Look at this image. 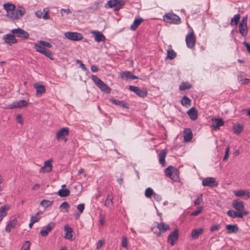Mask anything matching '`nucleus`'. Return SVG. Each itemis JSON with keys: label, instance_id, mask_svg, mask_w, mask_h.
<instances>
[{"label": "nucleus", "instance_id": "412c9836", "mask_svg": "<svg viewBox=\"0 0 250 250\" xmlns=\"http://www.w3.org/2000/svg\"><path fill=\"white\" fill-rule=\"evenodd\" d=\"M64 230L65 231L64 237L65 239L72 240H73V230L71 227L68 225H65L64 227Z\"/></svg>", "mask_w": 250, "mask_h": 250}, {"label": "nucleus", "instance_id": "39448f33", "mask_svg": "<svg viewBox=\"0 0 250 250\" xmlns=\"http://www.w3.org/2000/svg\"><path fill=\"white\" fill-rule=\"evenodd\" d=\"M25 13V9L22 7H18L17 9L13 10V11L8 12L7 16L13 20H18L21 19Z\"/></svg>", "mask_w": 250, "mask_h": 250}, {"label": "nucleus", "instance_id": "7ed1b4c3", "mask_svg": "<svg viewBox=\"0 0 250 250\" xmlns=\"http://www.w3.org/2000/svg\"><path fill=\"white\" fill-rule=\"evenodd\" d=\"M125 4V1L122 0H110L104 5L106 9L114 8L115 11L122 9Z\"/></svg>", "mask_w": 250, "mask_h": 250}, {"label": "nucleus", "instance_id": "393cba45", "mask_svg": "<svg viewBox=\"0 0 250 250\" xmlns=\"http://www.w3.org/2000/svg\"><path fill=\"white\" fill-rule=\"evenodd\" d=\"M187 113L192 120H195L198 117V111L194 107L190 108L187 112Z\"/></svg>", "mask_w": 250, "mask_h": 250}, {"label": "nucleus", "instance_id": "a19ab883", "mask_svg": "<svg viewBox=\"0 0 250 250\" xmlns=\"http://www.w3.org/2000/svg\"><path fill=\"white\" fill-rule=\"evenodd\" d=\"M69 204L66 202H63L60 206L61 211L62 212H68Z\"/></svg>", "mask_w": 250, "mask_h": 250}, {"label": "nucleus", "instance_id": "cd10ccee", "mask_svg": "<svg viewBox=\"0 0 250 250\" xmlns=\"http://www.w3.org/2000/svg\"><path fill=\"white\" fill-rule=\"evenodd\" d=\"M10 207L7 205H4L0 208V223L3 217L7 215V211L9 210Z\"/></svg>", "mask_w": 250, "mask_h": 250}, {"label": "nucleus", "instance_id": "c03bdc74", "mask_svg": "<svg viewBox=\"0 0 250 250\" xmlns=\"http://www.w3.org/2000/svg\"><path fill=\"white\" fill-rule=\"evenodd\" d=\"M181 104L184 106L190 105L191 104V100L188 97L185 96L181 100Z\"/></svg>", "mask_w": 250, "mask_h": 250}, {"label": "nucleus", "instance_id": "0e129e2a", "mask_svg": "<svg viewBox=\"0 0 250 250\" xmlns=\"http://www.w3.org/2000/svg\"><path fill=\"white\" fill-rule=\"evenodd\" d=\"M122 246L124 248H126L127 246V240L126 237H124L122 240Z\"/></svg>", "mask_w": 250, "mask_h": 250}, {"label": "nucleus", "instance_id": "423d86ee", "mask_svg": "<svg viewBox=\"0 0 250 250\" xmlns=\"http://www.w3.org/2000/svg\"><path fill=\"white\" fill-rule=\"evenodd\" d=\"M186 42L188 48L192 49L194 48L196 43V36L191 28L186 37Z\"/></svg>", "mask_w": 250, "mask_h": 250}, {"label": "nucleus", "instance_id": "6e6d98bb", "mask_svg": "<svg viewBox=\"0 0 250 250\" xmlns=\"http://www.w3.org/2000/svg\"><path fill=\"white\" fill-rule=\"evenodd\" d=\"M39 43L43 45L44 47H47L48 48H51L52 46L51 43L43 41H39Z\"/></svg>", "mask_w": 250, "mask_h": 250}, {"label": "nucleus", "instance_id": "69168bd1", "mask_svg": "<svg viewBox=\"0 0 250 250\" xmlns=\"http://www.w3.org/2000/svg\"><path fill=\"white\" fill-rule=\"evenodd\" d=\"M153 196V198L155 199V200L158 202L160 201L162 199L161 196L160 195H159V194H157V193H155Z\"/></svg>", "mask_w": 250, "mask_h": 250}, {"label": "nucleus", "instance_id": "473e14b6", "mask_svg": "<svg viewBox=\"0 0 250 250\" xmlns=\"http://www.w3.org/2000/svg\"><path fill=\"white\" fill-rule=\"evenodd\" d=\"M226 229L228 233H236L238 231L239 228L236 225H228Z\"/></svg>", "mask_w": 250, "mask_h": 250}, {"label": "nucleus", "instance_id": "dca6fc26", "mask_svg": "<svg viewBox=\"0 0 250 250\" xmlns=\"http://www.w3.org/2000/svg\"><path fill=\"white\" fill-rule=\"evenodd\" d=\"M52 159L48 160L44 163L43 166L41 168L40 170V172H50L52 170L53 166Z\"/></svg>", "mask_w": 250, "mask_h": 250}, {"label": "nucleus", "instance_id": "bb28decb", "mask_svg": "<svg viewBox=\"0 0 250 250\" xmlns=\"http://www.w3.org/2000/svg\"><path fill=\"white\" fill-rule=\"evenodd\" d=\"M143 21V19L142 18H135L133 23L130 26V29L132 31L136 30Z\"/></svg>", "mask_w": 250, "mask_h": 250}, {"label": "nucleus", "instance_id": "7c9ffc66", "mask_svg": "<svg viewBox=\"0 0 250 250\" xmlns=\"http://www.w3.org/2000/svg\"><path fill=\"white\" fill-rule=\"evenodd\" d=\"M35 14L37 17L39 18H42L44 20H47L49 19L50 16H48V13L45 11V9H43V11H38L35 12Z\"/></svg>", "mask_w": 250, "mask_h": 250}, {"label": "nucleus", "instance_id": "a211bd4d", "mask_svg": "<svg viewBox=\"0 0 250 250\" xmlns=\"http://www.w3.org/2000/svg\"><path fill=\"white\" fill-rule=\"evenodd\" d=\"M55 227L54 223H50L47 224L45 227H43L42 230L40 231V234L42 236H46L48 233L52 230L53 228Z\"/></svg>", "mask_w": 250, "mask_h": 250}, {"label": "nucleus", "instance_id": "e433bc0d", "mask_svg": "<svg viewBox=\"0 0 250 250\" xmlns=\"http://www.w3.org/2000/svg\"><path fill=\"white\" fill-rule=\"evenodd\" d=\"M227 215L232 218H236V217H239V218H242L243 217V214L242 213L240 212H236L233 210H229L227 211Z\"/></svg>", "mask_w": 250, "mask_h": 250}, {"label": "nucleus", "instance_id": "6ab92c4d", "mask_svg": "<svg viewBox=\"0 0 250 250\" xmlns=\"http://www.w3.org/2000/svg\"><path fill=\"white\" fill-rule=\"evenodd\" d=\"M3 39L5 42L11 45L17 42V40L16 39L14 34H7L4 36Z\"/></svg>", "mask_w": 250, "mask_h": 250}, {"label": "nucleus", "instance_id": "37998d69", "mask_svg": "<svg viewBox=\"0 0 250 250\" xmlns=\"http://www.w3.org/2000/svg\"><path fill=\"white\" fill-rule=\"evenodd\" d=\"M169 178H171V180L176 181L179 179V171L175 168L173 169L171 176Z\"/></svg>", "mask_w": 250, "mask_h": 250}, {"label": "nucleus", "instance_id": "5701e85b", "mask_svg": "<svg viewBox=\"0 0 250 250\" xmlns=\"http://www.w3.org/2000/svg\"><path fill=\"white\" fill-rule=\"evenodd\" d=\"M212 121L213 122L212 127L215 130L218 129L220 126H223L224 125V122L220 118L213 119Z\"/></svg>", "mask_w": 250, "mask_h": 250}, {"label": "nucleus", "instance_id": "1a4fd4ad", "mask_svg": "<svg viewBox=\"0 0 250 250\" xmlns=\"http://www.w3.org/2000/svg\"><path fill=\"white\" fill-rule=\"evenodd\" d=\"M202 184L204 187H208L209 188L216 187L218 183L213 177H206L203 179Z\"/></svg>", "mask_w": 250, "mask_h": 250}, {"label": "nucleus", "instance_id": "f257e3e1", "mask_svg": "<svg viewBox=\"0 0 250 250\" xmlns=\"http://www.w3.org/2000/svg\"><path fill=\"white\" fill-rule=\"evenodd\" d=\"M91 79L95 85L100 89L101 90L106 93H109L110 92V88L101 80L97 76L92 75Z\"/></svg>", "mask_w": 250, "mask_h": 250}, {"label": "nucleus", "instance_id": "4d7b16f0", "mask_svg": "<svg viewBox=\"0 0 250 250\" xmlns=\"http://www.w3.org/2000/svg\"><path fill=\"white\" fill-rule=\"evenodd\" d=\"M131 72L129 71H125L121 73V77L122 78L125 77L126 79L130 78Z\"/></svg>", "mask_w": 250, "mask_h": 250}, {"label": "nucleus", "instance_id": "f3484780", "mask_svg": "<svg viewBox=\"0 0 250 250\" xmlns=\"http://www.w3.org/2000/svg\"><path fill=\"white\" fill-rule=\"evenodd\" d=\"M178 239V230L177 229H175L173 232L170 233L168 237L167 241L172 246H173L175 242Z\"/></svg>", "mask_w": 250, "mask_h": 250}, {"label": "nucleus", "instance_id": "4c0bfd02", "mask_svg": "<svg viewBox=\"0 0 250 250\" xmlns=\"http://www.w3.org/2000/svg\"><path fill=\"white\" fill-rule=\"evenodd\" d=\"M4 8L7 12V14H8V12H10L11 11H13V10L16 9L15 6L10 3H6L3 5Z\"/></svg>", "mask_w": 250, "mask_h": 250}, {"label": "nucleus", "instance_id": "de8ad7c7", "mask_svg": "<svg viewBox=\"0 0 250 250\" xmlns=\"http://www.w3.org/2000/svg\"><path fill=\"white\" fill-rule=\"evenodd\" d=\"M34 48L37 52H40L41 53H42L43 50L45 49L43 45L39 43V42L34 44Z\"/></svg>", "mask_w": 250, "mask_h": 250}, {"label": "nucleus", "instance_id": "20e7f679", "mask_svg": "<svg viewBox=\"0 0 250 250\" xmlns=\"http://www.w3.org/2000/svg\"><path fill=\"white\" fill-rule=\"evenodd\" d=\"M164 21L170 24H179L181 23V20L180 17L173 13H167L163 16Z\"/></svg>", "mask_w": 250, "mask_h": 250}, {"label": "nucleus", "instance_id": "338daca9", "mask_svg": "<svg viewBox=\"0 0 250 250\" xmlns=\"http://www.w3.org/2000/svg\"><path fill=\"white\" fill-rule=\"evenodd\" d=\"M247 19H248L247 16H244L242 18L239 24H247Z\"/></svg>", "mask_w": 250, "mask_h": 250}, {"label": "nucleus", "instance_id": "bf43d9fd", "mask_svg": "<svg viewBox=\"0 0 250 250\" xmlns=\"http://www.w3.org/2000/svg\"><path fill=\"white\" fill-rule=\"evenodd\" d=\"M221 227L220 225L219 224H216L215 225H213L211 226L210 228V231L211 232H213L215 230H218Z\"/></svg>", "mask_w": 250, "mask_h": 250}, {"label": "nucleus", "instance_id": "49530a36", "mask_svg": "<svg viewBox=\"0 0 250 250\" xmlns=\"http://www.w3.org/2000/svg\"><path fill=\"white\" fill-rule=\"evenodd\" d=\"M175 168L173 167L172 166H169L168 167L165 171V175L168 177H169L171 176V174L172 173V172L173 171V169H174Z\"/></svg>", "mask_w": 250, "mask_h": 250}, {"label": "nucleus", "instance_id": "c756f323", "mask_svg": "<svg viewBox=\"0 0 250 250\" xmlns=\"http://www.w3.org/2000/svg\"><path fill=\"white\" fill-rule=\"evenodd\" d=\"M239 32L242 36H246L248 32L247 24H239Z\"/></svg>", "mask_w": 250, "mask_h": 250}, {"label": "nucleus", "instance_id": "9b49d317", "mask_svg": "<svg viewBox=\"0 0 250 250\" xmlns=\"http://www.w3.org/2000/svg\"><path fill=\"white\" fill-rule=\"evenodd\" d=\"M28 103L25 100H21L13 102L11 104L8 105L5 108L14 109L16 108H22L26 107L28 105Z\"/></svg>", "mask_w": 250, "mask_h": 250}, {"label": "nucleus", "instance_id": "c9c22d12", "mask_svg": "<svg viewBox=\"0 0 250 250\" xmlns=\"http://www.w3.org/2000/svg\"><path fill=\"white\" fill-rule=\"evenodd\" d=\"M203 232V229L202 228L194 229L192 231L191 237L193 239H197L199 235Z\"/></svg>", "mask_w": 250, "mask_h": 250}, {"label": "nucleus", "instance_id": "9d476101", "mask_svg": "<svg viewBox=\"0 0 250 250\" xmlns=\"http://www.w3.org/2000/svg\"><path fill=\"white\" fill-rule=\"evenodd\" d=\"M64 36L67 39L73 41H80L83 39V35L78 32H67L64 33Z\"/></svg>", "mask_w": 250, "mask_h": 250}, {"label": "nucleus", "instance_id": "f03ea898", "mask_svg": "<svg viewBox=\"0 0 250 250\" xmlns=\"http://www.w3.org/2000/svg\"><path fill=\"white\" fill-rule=\"evenodd\" d=\"M91 79L95 85L100 89L101 90L106 93H109L110 92V88L101 80L97 76L92 75Z\"/></svg>", "mask_w": 250, "mask_h": 250}, {"label": "nucleus", "instance_id": "72a5a7b5", "mask_svg": "<svg viewBox=\"0 0 250 250\" xmlns=\"http://www.w3.org/2000/svg\"><path fill=\"white\" fill-rule=\"evenodd\" d=\"M113 197L111 193L107 194L106 198V200L104 202V206L107 208H110L113 204Z\"/></svg>", "mask_w": 250, "mask_h": 250}, {"label": "nucleus", "instance_id": "8fccbe9b", "mask_svg": "<svg viewBox=\"0 0 250 250\" xmlns=\"http://www.w3.org/2000/svg\"><path fill=\"white\" fill-rule=\"evenodd\" d=\"M41 204L45 208L50 207L52 204V201H50L47 200H43Z\"/></svg>", "mask_w": 250, "mask_h": 250}, {"label": "nucleus", "instance_id": "b1692460", "mask_svg": "<svg viewBox=\"0 0 250 250\" xmlns=\"http://www.w3.org/2000/svg\"><path fill=\"white\" fill-rule=\"evenodd\" d=\"M184 139L185 142L190 141L193 137V134L191 129L189 128H186L184 130Z\"/></svg>", "mask_w": 250, "mask_h": 250}, {"label": "nucleus", "instance_id": "a18cd8bd", "mask_svg": "<svg viewBox=\"0 0 250 250\" xmlns=\"http://www.w3.org/2000/svg\"><path fill=\"white\" fill-rule=\"evenodd\" d=\"M154 193L155 192L151 188H148L145 190V195L146 197L150 198L152 196H153Z\"/></svg>", "mask_w": 250, "mask_h": 250}, {"label": "nucleus", "instance_id": "603ef678", "mask_svg": "<svg viewBox=\"0 0 250 250\" xmlns=\"http://www.w3.org/2000/svg\"><path fill=\"white\" fill-rule=\"evenodd\" d=\"M39 214V212H38L36 215L31 216L30 218V221L32 222V223H35L38 222L40 219V217H39L38 215Z\"/></svg>", "mask_w": 250, "mask_h": 250}, {"label": "nucleus", "instance_id": "864d4df0", "mask_svg": "<svg viewBox=\"0 0 250 250\" xmlns=\"http://www.w3.org/2000/svg\"><path fill=\"white\" fill-rule=\"evenodd\" d=\"M229 149H230V147H229V146H228L225 149V156H224V158H223L224 161H226L228 160V157H229Z\"/></svg>", "mask_w": 250, "mask_h": 250}, {"label": "nucleus", "instance_id": "79ce46f5", "mask_svg": "<svg viewBox=\"0 0 250 250\" xmlns=\"http://www.w3.org/2000/svg\"><path fill=\"white\" fill-rule=\"evenodd\" d=\"M176 56V53L172 49H168L167 51V59L169 60L174 59Z\"/></svg>", "mask_w": 250, "mask_h": 250}, {"label": "nucleus", "instance_id": "09e8293b", "mask_svg": "<svg viewBox=\"0 0 250 250\" xmlns=\"http://www.w3.org/2000/svg\"><path fill=\"white\" fill-rule=\"evenodd\" d=\"M191 88V85L188 83H183L180 86L179 89L180 90H185Z\"/></svg>", "mask_w": 250, "mask_h": 250}, {"label": "nucleus", "instance_id": "aec40b11", "mask_svg": "<svg viewBox=\"0 0 250 250\" xmlns=\"http://www.w3.org/2000/svg\"><path fill=\"white\" fill-rule=\"evenodd\" d=\"M91 33L95 35L94 40L98 42H104L105 41L106 38L105 36L99 31H92Z\"/></svg>", "mask_w": 250, "mask_h": 250}, {"label": "nucleus", "instance_id": "2f4dec72", "mask_svg": "<svg viewBox=\"0 0 250 250\" xmlns=\"http://www.w3.org/2000/svg\"><path fill=\"white\" fill-rule=\"evenodd\" d=\"M233 132L237 135L240 134L243 130V126L240 124H233L232 126Z\"/></svg>", "mask_w": 250, "mask_h": 250}, {"label": "nucleus", "instance_id": "f704fd0d", "mask_svg": "<svg viewBox=\"0 0 250 250\" xmlns=\"http://www.w3.org/2000/svg\"><path fill=\"white\" fill-rule=\"evenodd\" d=\"M166 154V151L165 150H162L159 155V163L162 165V166H165L166 165L165 158Z\"/></svg>", "mask_w": 250, "mask_h": 250}, {"label": "nucleus", "instance_id": "052dcab7", "mask_svg": "<svg viewBox=\"0 0 250 250\" xmlns=\"http://www.w3.org/2000/svg\"><path fill=\"white\" fill-rule=\"evenodd\" d=\"M64 13L69 15L72 13V11L69 9H62L61 10V13L62 16H63Z\"/></svg>", "mask_w": 250, "mask_h": 250}, {"label": "nucleus", "instance_id": "680f3d73", "mask_svg": "<svg viewBox=\"0 0 250 250\" xmlns=\"http://www.w3.org/2000/svg\"><path fill=\"white\" fill-rule=\"evenodd\" d=\"M202 211V208L200 207L198 209L195 210L194 211H193L191 213V216H197L199 213H200Z\"/></svg>", "mask_w": 250, "mask_h": 250}, {"label": "nucleus", "instance_id": "ea45409f", "mask_svg": "<svg viewBox=\"0 0 250 250\" xmlns=\"http://www.w3.org/2000/svg\"><path fill=\"white\" fill-rule=\"evenodd\" d=\"M241 16L239 14H235L231 20L230 24L232 25H236L240 21Z\"/></svg>", "mask_w": 250, "mask_h": 250}, {"label": "nucleus", "instance_id": "58836bf2", "mask_svg": "<svg viewBox=\"0 0 250 250\" xmlns=\"http://www.w3.org/2000/svg\"><path fill=\"white\" fill-rule=\"evenodd\" d=\"M58 194L61 197H66L69 195L70 190L67 188L65 189L61 188L59 190Z\"/></svg>", "mask_w": 250, "mask_h": 250}, {"label": "nucleus", "instance_id": "2eb2a0df", "mask_svg": "<svg viewBox=\"0 0 250 250\" xmlns=\"http://www.w3.org/2000/svg\"><path fill=\"white\" fill-rule=\"evenodd\" d=\"M129 89L135 93L139 97L144 98L146 96L147 92L145 89H141L139 87L135 86H129Z\"/></svg>", "mask_w": 250, "mask_h": 250}, {"label": "nucleus", "instance_id": "e2e57ef3", "mask_svg": "<svg viewBox=\"0 0 250 250\" xmlns=\"http://www.w3.org/2000/svg\"><path fill=\"white\" fill-rule=\"evenodd\" d=\"M77 209L79 210L80 213H82L84 208V204H80L77 206Z\"/></svg>", "mask_w": 250, "mask_h": 250}, {"label": "nucleus", "instance_id": "774afa93", "mask_svg": "<svg viewBox=\"0 0 250 250\" xmlns=\"http://www.w3.org/2000/svg\"><path fill=\"white\" fill-rule=\"evenodd\" d=\"M202 195H200V197H198L195 201L194 204L195 205H199L203 201L202 198Z\"/></svg>", "mask_w": 250, "mask_h": 250}, {"label": "nucleus", "instance_id": "0eeeda50", "mask_svg": "<svg viewBox=\"0 0 250 250\" xmlns=\"http://www.w3.org/2000/svg\"><path fill=\"white\" fill-rule=\"evenodd\" d=\"M12 34H14L15 37L21 38L23 40H26L29 37V34L27 32L24 31L22 29L18 27L13 29L11 31Z\"/></svg>", "mask_w": 250, "mask_h": 250}, {"label": "nucleus", "instance_id": "5fc2aeb1", "mask_svg": "<svg viewBox=\"0 0 250 250\" xmlns=\"http://www.w3.org/2000/svg\"><path fill=\"white\" fill-rule=\"evenodd\" d=\"M30 242L29 241H25L21 249V250H29Z\"/></svg>", "mask_w": 250, "mask_h": 250}, {"label": "nucleus", "instance_id": "3c124183", "mask_svg": "<svg viewBox=\"0 0 250 250\" xmlns=\"http://www.w3.org/2000/svg\"><path fill=\"white\" fill-rule=\"evenodd\" d=\"M42 54L49 58L50 59H52V57L53 56L52 52L48 49L45 48Z\"/></svg>", "mask_w": 250, "mask_h": 250}, {"label": "nucleus", "instance_id": "4be33fe9", "mask_svg": "<svg viewBox=\"0 0 250 250\" xmlns=\"http://www.w3.org/2000/svg\"><path fill=\"white\" fill-rule=\"evenodd\" d=\"M17 223L18 221L17 219H13L8 221L5 229V231L7 232H10L12 229L16 227Z\"/></svg>", "mask_w": 250, "mask_h": 250}, {"label": "nucleus", "instance_id": "4468645a", "mask_svg": "<svg viewBox=\"0 0 250 250\" xmlns=\"http://www.w3.org/2000/svg\"><path fill=\"white\" fill-rule=\"evenodd\" d=\"M156 227L159 229V232L157 233V236H159L162 233H165L170 229L169 225L164 223H156Z\"/></svg>", "mask_w": 250, "mask_h": 250}, {"label": "nucleus", "instance_id": "a878e982", "mask_svg": "<svg viewBox=\"0 0 250 250\" xmlns=\"http://www.w3.org/2000/svg\"><path fill=\"white\" fill-rule=\"evenodd\" d=\"M34 87L36 90V95L38 96H41L42 93H44L45 92V88L42 85L35 83L34 84Z\"/></svg>", "mask_w": 250, "mask_h": 250}, {"label": "nucleus", "instance_id": "6e6552de", "mask_svg": "<svg viewBox=\"0 0 250 250\" xmlns=\"http://www.w3.org/2000/svg\"><path fill=\"white\" fill-rule=\"evenodd\" d=\"M232 206L237 210V212L242 213L243 217L248 214L247 211L244 210L245 206L243 202L234 200L232 203Z\"/></svg>", "mask_w": 250, "mask_h": 250}, {"label": "nucleus", "instance_id": "ddd939ff", "mask_svg": "<svg viewBox=\"0 0 250 250\" xmlns=\"http://www.w3.org/2000/svg\"><path fill=\"white\" fill-rule=\"evenodd\" d=\"M69 129L68 127H62L57 132L56 138L58 141L61 140V139H64L65 137L69 134Z\"/></svg>", "mask_w": 250, "mask_h": 250}, {"label": "nucleus", "instance_id": "13d9d810", "mask_svg": "<svg viewBox=\"0 0 250 250\" xmlns=\"http://www.w3.org/2000/svg\"><path fill=\"white\" fill-rule=\"evenodd\" d=\"M76 62L78 64H80V67L82 68L83 71H87V68L85 66V65L82 62L79 60H77Z\"/></svg>", "mask_w": 250, "mask_h": 250}, {"label": "nucleus", "instance_id": "c85d7f7f", "mask_svg": "<svg viewBox=\"0 0 250 250\" xmlns=\"http://www.w3.org/2000/svg\"><path fill=\"white\" fill-rule=\"evenodd\" d=\"M109 101L114 104L120 105L124 108H127L128 107L127 104L125 103L123 101H119L113 98H111L109 99Z\"/></svg>", "mask_w": 250, "mask_h": 250}, {"label": "nucleus", "instance_id": "f8f14e48", "mask_svg": "<svg viewBox=\"0 0 250 250\" xmlns=\"http://www.w3.org/2000/svg\"><path fill=\"white\" fill-rule=\"evenodd\" d=\"M234 195L244 200H247L250 198V192L247 190H237L233 191Z\"/></svg>", "mask_w": 250, "mask_h": 250}]
</instances>
